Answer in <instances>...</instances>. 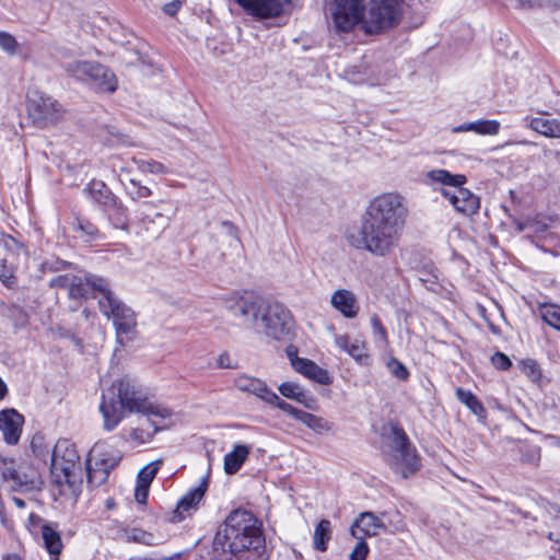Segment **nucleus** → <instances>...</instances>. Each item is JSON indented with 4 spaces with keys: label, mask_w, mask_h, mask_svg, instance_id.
I'll use <instances>...</instances> for the list:
<instances>
[{
    "label": "nucleus",
    "mask_w": 560,
    "mask_h": 560,
    "mask_svg": "<svg viewBox=\"0 0 560 560\" xmlns=\"http://www.w3.org/2000/svg\"><path fill=\"white\" fill-rule=\"evenodd\" d=\"M406 206V200L399 192L390 191L375 197L370 205V210H397Z\"/></svg>",
    "instance_id": "27"
},
{
    "label": "nucleus",
    "mask_w": 560,
    "mask_h": 560,
    "mask_svg": "<svg viewBox=\"0 0 560 560\" xmlns=\"http://www.w3.org/2000/svg\"><path fill=\"white\" fill-rule=\"evenodd\" d=\"M357 539V544L353 547L352 551L349 555L350 560H365L369 555L370 548L364 538L354 537Z\"/></svg>",
    "instance_id": "40"
},
{
    "label": "nucleus",
    "mask_w": 560,
    "mask_h": 560,
    "mask_svg": "<svg viewBox=\"0 0 560 560\" xmlns=\"http://www.w3.org/2000/svg\"><path fill=\"white\" fill-rule=\"evenodd\" d=\"M24 417L15 409L0 411V432L8 445H16L21 439Z\"/></svg>",
    "instance_id": "16"
},
{
    "label": "nucleus",
    "mask_w": 560,
    "mask_h": 560,
    "mask_svg": "<svg viewBox=\"0 0 560 560\" xmlns=\"http://www.w3.org/2000/svg\"><path fill=\"white\" fill-rule=\"evenodd\" d=\"M291 364L296 372L313 381L324 385L329 384L330 382L328 372L308 359L294 358L291 359Z\"/></svg>",
    "instance_id": "22"
},
{
    "label": "nucleus",
    "mask_w": 560,
    "mask_h": 560,
    "mask_svg": "<svg viewBox=\"0 0 560 560\" xmlns=\"http://www.w3.org/2000/svg\"><path fill=\"white\" fill-rule=\"evenodd\" d=\"M279 392L282 396L289 399H293L298 402L304 404L306 396L300 385L293 382H284L280 384Z\"/></svg>",
    "instance_id": "37"
},
{
    "label": "nucleus",
    "mask_w": 560,
    "mask_h": 560,
    "mask_svg": "<svg viewBox=\"0 0 560 560\" xmlns=\"http://www.w3.org/2000/svg\"><path fill=\"white\" fill-rule=\"evenodd\" d=\"M373 335L380 343L383 346L387 343V334L385 328L383 327L381 320L377 317H373L371 319Z\"/></svg>",
    "instance_id": "44"
},
{
    "label": "nucleus",
    "mask_w": 560,
    "mask_h": 560,
    "mask_svg": "<svg viewBox=\"0 0 560 560\" xmlns=\"http://www.w3.org/2000/svg\"><path fill=\"white\" fill-rule=\"evenodd\" d=\"M331 538V523L329 520L323 518L316 525L313 534L314 548L320 552L327 550L328 541Z\"/></svg>",
    "instance_id": "30"
},
{
    "label": "nucleus",
    "mask_w": 560,
    "mask_h": 560,
    "mask_svg": "<svg viewBox=\"0 0 560 560\" xmlns=\"http://www.w3.org/2000/svg\"><path fill=\"white\" fill-rule=\"evenodd\" d=\"M552 439L555 440V443H553V444H555L556 446L560 447V436H559V438H557V436H552Z\"/></svg>",
    "instance_id": "60"
},
{
    "label": "nucleus",
    "mask_w": 560,
    "mask_h": 560,
    "mask_svg": "<svg viewBox=\"0 0 560 560\" xmlns=\"http://www.w3.org/2000/svg\"><path fill=\"white\" fill-rule=\"evenodd\" d=\"M165 560H176V559H174V558H168V559H165Z\"/></svg>",
    "instance_id": "64"
},
{
    "label": "nucleus",
    "mask_w": 560,
    "mask_h": 560,
    "mask_svg": "<svg viewBox=\"0 0 560 560\" xmlns=\"http://www.w3.org/2000/svg\"><path fill=\"white\" fill-rule=\"evenodd\" d=\"M107 508H112L113 506V501L112 500H107Z\"/></svg>",
    "instance_id": "61"
},
{
    "label": "nucleus",
    "mask_w": 560,
    "mask_h": 560,
    "mask_svg": "<svg viewBox=\"0 0 560 560\" xmlns=\"http://www.w3.org/2000/svg\"><path fill=\"white\" fill-rule=\"evenodd\" d=\"M265 402L279 408L280 410L287 412L288 415H290L294 419L298 418V416H299V413L301 411V409H298V408L293 407L292 405L288 404L287 401H284L283 399H281L272 390H270V393L268 394Z\"/></svg>",
    "instance_id": "39"
},
{
    "label": "nucleus",
    "mask_w": 560,
    "mask_h": 560,
    "mask_svg": "<svg viewBox=\"0 0 560 560\" xmlns=\"http://www.w3.org/2000/svg\"><path fill=\"white\" fill-rule=\"evenodd\" d=\"M317 434H325L332 430V424L323 417L301 410L295 419Z\"/></svg>",
    "instance_id": "29"
},
{
    "label": "nucleus",
    "mask_w": 560,
    "mask_h": 560,
    "mask_svg": "<svg viewBox=\"0 0 560 560\" xmlns=\"http://www.w3.org/2000/svg\"><path fill=\"white\" fill-rule=\"evenodd\" d=\"M234 386L238 390L254 395L264 401L271 390L262 380L247 374L236 376L234 378Z\"/></svg>",
    "instance_id": "21"
},
{
    "label": "nucleus",
    "mask_w": 560,
    "mask_h": 560,
    "mask_svg": "<svg viewBox=\"0 0 560 560\" xmlns=\"http://www.w3.org/2000/svg\"><path fill=\"white\" fill-rule=\"evenodd\" d=\"M84 192L97 207L113 208L116 206L114 195L102 180H91Z\"/></svg>",
    "instance_id": "24"
},
{
    "label": "nucleus",
    "mask_w": 560,
    "mask_h": 560,
    "mask_svg": "<svg viewBox=\"0 0 560 560\" xmlns=\"http://www.w3.org/2000/svg\"><path fill=\"white\" fill-rule=\"evenodd\" d=\"M51 285L68 290L70 299H88L92 291H98L103 296L109 291V284L104 278L93 275H62L51 280Z\"/></svg>",
    "instance_id": "11"
},
{
    "label": "nucleus",
    "mask_w": 560,
    "mask_h": 560,
    "mask_svg": "<svg viewBox=\"0 0 560 560\" xmlns=\"http://www.w3.org/2000/svg\"><path fill=\"white\" fill-rule=\"evenodd\" d=\"M119 460V454L110 446L105 444H95L91 448L86 460L89 480H96L98 482L104 481L109 471L118 464Z\"/></svg>",
    "instance_id": "12"
},
{
    "label": "nucleus",
    "mask_w": 560,
    "mask_h": 560,
    "mask_svg": "<svg viewBox=\"0 0 560 560\" xmlns=\"http://www.w3.org/2000/svg\"><path fill=\"white\" fill-rule=\"evenodd\" d=\"M162 464L163 462L161 459H156L142 467L138 472L137 486L135 490V498L137 502L145 503L151 482L162 467Z\"/></svg>",
    "instance_id": "20"
},
{
    "label": "nucleus",
    "mask_w": 560,
    "mask_h": 560,
    "mask_svg": "<svg viewBox=\"0 0 560 560\" xmlns=\"http://www.w3.org/2000/svg\"><path fill=\"white\" fill-rule=\"evenodd\" d=\"M523 8H555L560 5V0H516Z\"/></svg>",
    "instance_id": "43"
},
{
    "label": "nucleus",
    "mask_w": 560,
    "mask_h": 560,
    "mask_svg": "<svg viewBox=\"0 0 560 560\" xmlns=\"http://www.w3.org/2000/svg\"><path fill=\"white\" fill-rule=\"evenodd\" d=\"M131 163L136 165L139 172L142 174H164L166 173V167L154 160H143L138 158H132Z\"/></svg>",
    "instance_id": "36"
},
{
    "label": "nucleus",
    "mask_w": 560,
    "mask_h": 560,
    "mask_svg": "<svg viewBox=\"0 0 560 560\" xmlns=\"http://www.w3.org/2000/svg\"><path fill=\"white\" fill-rule=\"evenodd\" d=\"M51 474L59 483L71 482V478L80 470V456L69 440H59L51 452Z\"/></svg>",
    "instance_id": "10"
},
{
    "label": "nucleus",
    "mask_w": 560,
    "mask_h": 560,
    "mask_svg": "<svg viewBox=\"0 0 560 560\" xmlns=\"http://www.w3.org/2000/svg\"><path fill=\"white\" fill-rule=\"evenodd\" d=\"M208 488L207 481L203 479L200 483L190 489L177 503L175 515L182 520L185 516V513H188L190 510H195L200 501L202 500Z\"/></svg>",
    "instance_id": "23"
},
{
    "label": "nucleus",
    "mask_w": 560,
    "mask_h": 560,
    "mask_svg": "<svg viewBox=\"0 0 560 560\" xmlns=\"http://www.w3.org/2000/svg\"><path fill=\"white\" fill-rule=\"evenodd\" d=\"M42 538L44 546L51 556H59L62 542L59 533L49 525H42Z\"/></svg>",
    "instance_id": "32"
},
{
    "label": "nucleus",
    "mask_w": 560,
    "mask_h": 560,
    "mask_svg": "<svg viewBox=\"0 0 560 560\" xmlns=\"http://www.w3.org/2000/svg\"><path fill=\"white\" fill-rule=\"evenodd\" d=\"M0 48L8 54H15L18 48L15 37L7 32H0Z\"/></svg>",
    "instance_id": "42"
},
{
    "label": "nucleus",
    "mask_w": 560,
    "mask_h": 560,
    "mask_svg": "<svg viewBox=\"0 0 560 560\" xmlns=\"http://www.w3.org/2000/svg\"><path fill=\"white\" fill-rule=\"evenodd\" d=\"M222 302L232 316L269 338L287 340L293 334V316L280 302L266 300L250 290L233 291Z\"/></svg>",
    "instance_id": "1"
},
{
    "label": "nucleus",
    "mask_w": 560,
    "mask_h": 560,
    "mask_svg": "<svg viewBox=\"0 0 560 560\" xmlns=\"http://www.w3.org/2000/svg\"><path fill=\"white\" fill-rule=\"evenodd\" d=\"M7 253L0 261V281L8 288L15 284V269L27 261V253L22 243L13 237L4 241Z\"/></svg>",
    "instance_id": "15"
},
{
    "label": "nucleus",
    "mask_w": 560,
    "mask_h": 560,
    "mask_svg": "<svg viewBox=\"0 0 560 560\" xmlns=\"http://www.w3.org/2000/svg\"><path fill=\"white\" fill-rule=\"evenodd\" d=\"M178 9H179V3H177V2H168L163 7L164 13H166L167 15H171V16L175 15L177 13Z\"/></svg>",
    "instance_id": "53"
},
{
    "label": "nucleus",
    "mask_w": 560,
    "mask_h": 560,
    "mask_svg": "<svg viewBox=\"0 0 560 560\" xmlns=\"http://www.w3.org/2000/svg\"><path fill=\"white\" fill-rule=\"evenodd\" d=\"M68 77L97 93H114L118 88L115 73L106 66L91 60H73L65 65Z\"/></svg>",
    "instance_id": "7"
},
{
    "label": "nucleus",
    "mask_w": 560,
    "mask_h": 560,
    "mask_svg": "<svg viewBox=\"0 0 560 560\" xmlns=\"http://www.w3.org/2000/svg\"><path fill=\"white\" fill-rule=\"evenodd\" d=\"M40 522H42V518L38 515H36L34 513H31L30 516H28V524H27V526L31 529V527H35V526L39 525Z\"/></svg>",
    "instance_id": "54"
},
{
    "label": "nucleus",
    "mask_w": 560,
    "mask_h": 560,
    "mask_svg": "<svg viewBox=\"0 0 560 560\" xmlns=\"http://www.w3.org/2000/svg\"><path fill=\"white\" fill-rule=\"evenodd\" d=\"M250 453V447L244 444H236L233 450L224 456V471L228 475L237 472Z\"/></svg>",
    "instance_id": "26"
},
{
    "label": "nucleus",
    "mask_w": 560,
    "mask_h": 560,
    "mask_svg": "<svg viewBox=\"0 0 560 560\" xmlns=\"http://www.w3.org/2000/svg\"><path fill=\"white\" fill-rule=\"evenodd\" d=\"M387 368L390 374L398 380L406 381L409 376L407 368L395 358H392L387 361Z\"/></svg>",
    "instance_id": "41"
},
{
    "label": "nucleus",
    "mask_w": 560,
    "mask_h": 560,
    "mask_svg": "<svg viewBox=\"0 0 560 560\" xmlns=\"http://www.w3.org/2000/svg\"><path fill=\"white\" fill-rule=\"evenodd\" d=\"M140 412L149 417H156L161 419L165 425L172 423V419L174 416L173 411L168 407L150 401L149 399H147Z\"/></svg>",
    "instance_id": "34"
},
{
    "label": "nucleus",
    "mask_w": 560,
    "mask_h": 560,
    "mask_svg": "<svg viewBox=\"0 0 560 560\" xmlns=\"http://www.w3.org/2000/svg\"><path fill=\"white\" fill-rule=\"evenodd\" d=\"M287 354L290 358V360L294 359V358H298L296 357V349L294 347H292V346L287 348Z\"/></svg>",
    "instance_id": "57"
},
{
    "label": "nucleus",
    "mask_w": 560,
    "mask_h": 560,
    "mask_svg": "<svg viewBox=\"0 0 560 560\" xmlns=\"http://www.w3.org/2000/svg\"><path fill=\"white\" fill-rule=\"evenodd\" d=\"M8 393V387L3 380L0 377V400L4 398Z\"/></svg>",
    "instance_id": "56"
},
{
    "label": "nucleus",
    "mask_w": 560,
    "mask_h": 560,
    "mask_svg": "<svg viewBox=\"0 0 560 560\" xmlns=\"http://www.w3.org/2000/svg\"><path fill=\"white\" fill-rule=\"evenodd\" d=\"M540 457V447L529 446L526 453L523 454L522 460L533 465H538Z\"/></svg>",
    "instance_id": "47"
},
{
    "label": "nucleus",
    "mask_w": 560,
    "mask_h": 560,
    "mask_svg": "<svg viewBox=\"0 0 560 560\" xmlns=\"http://www.w3.org/2000/svg\"><path fill=\"white\" fill-rule=\"evenodd\" d=\"M524 126L546 138L560 139V116L539 112L536 116H526Z\"/></svg>",
    "instance_id": "17"
},
{
    "label": "nucleus",
    "mask_w": 560,
    "mask_h": 560,
    "mask_svg": "<svg viewBox=\"0 0 560 560\" xmlns=\"http://www.w3.org/2000/svg\"><path fill=\"white\" fill-rule=\"evenodd\" d=\"M215 544L231 553L248 551L253 560H268L265 537L255 516L245 510L233 511L215 536Z\"/></svg>",
    "instance_id": "4"
},
{
    "label": "nucleus",
    "mask_w": 560,
    "mask_h": 560,
    "mask_svg": "<svg viewBox=\"0 0 560 560\" xmlns=\"http://www.w3.org/2000/svg\"><path fill=\"white\" fill-rule=\"evenodd\" d=\"M383 455L392 470L402 478L412 476L420 468V457L416 447L398 425L392 427V434L384 445Z\"/></svg>",
    "instance_id": "6"
},
{
    "label": "nucleus",
    "mask_w": 560,
    "mask_h": 560,
    "mask_svg": "<svg viewBox=\"0 0 560 560\" xmlns=\"http://www.w3.org/2000/svg\"><path fill=\"white\" fill-rule=\"evenodd\" d=\"M539 314L546 324L560 331V305L542 303L539 305Z\"/></svg>",
    "instance_id": "35"
},
{
    "label": "nucleus",
    "mask_w": 560,
    "mask_h": 560,
    "mask_svg": "<svg viewBox=\"0 0 560 560\" xmlns=\"http://www.w3.org/2000/svg\"><path fill=\"white\" fill-rule=\"evenodd\" d=\"M401 1L371 0L365 12L364 0H335L330 7L334 26L348 33L360 24L366 33H380L398 22Z\"/></svg>",
    "instance_id": "2"
},
{
    "label": "nucleus",
    "mask_w": 560,
    "mask_h": 560,
    "mask_svg": "<svg viewBox=\"0 0 560 560\" xmlns=\"http://www.w3.org/2000/svg\"><path fill=\"white\" fill-rule=\"evenodd\" d=\"M456 398L464 404L474 415L478 417H485L486 409L481 401L470 390L457 388Z\"/></svg>",
    "instance_id": "33"
},
{
    "label": "nucleus",
    "mask_w": 560,
    "mask_h": 560,
    "mask_svg": "<svg viewBox=\"0 0 560 560\" xmlns=\"http://www.w3.org/2000/svg\"><path fill=\"white\" fill-rule=\"evenodd\" d=\"M160 429L158 423L148 420L147 427L141 425L130 430L128 441L135 446L149 443Z\"/></svg>",
    "instance_id": "28"
},
{
    "label": "nucleus",
    "mask_w": 560,
    "mask_h": 560,
    "mask_svg": "<svg viewBox=\"0 0 560 560\" xmlns=\"http://www.w3.org/2000/svg\"><path fill=\"white\" fill-rule=\"evenodd\" d=\"M431 183L448 186L443 189V195L450 200L455 210H477L480 206L479 198L463 185L467 182L462 174H451L446 170H432L427 174Z\"/></svg>",
    "instance_id": "9"
},
{
    "label": "nucleus",
    "mask_w": 560,
    "mask_h": 560,
    "mask_svg": "<svg viewBox=\"0 0 560 560\" xmlns=\"http://www.w3.org/2000/svg\"><path fill=\"white\" fill-rule=\"evenodd\" d=\"M115 229L127 230V217L126 212H112L108 217Z\"/></svg>",
    "instance_id": "48"
},
{
    "label": "nucleus",
    "mask_w": 560,
    "mask_h": 560,
    "mask_svg": "<svg viewBox=\"0 0 560 560\" xmlns=\"http://www.w3.org/2000/svg\"><path fill=\"white\" fill-rule=\"evenodd\" d=\"M129 538L148 546L154 545V536L141 529H133Z\"/></svg>",
    "instance_id": "45"
},
{
    "label": "nucleus",
    "mask_w": 560,
    "mask_h": 560,
    "mask_svg": "<svg viewBox=\"0 0 560 560\" xmlns=\"http://www.w3.org/2000/svg\"><path fill=\"white\" fill-rule=\"evenodd\" d=\"M472 129H474L472 121H470V122H464L462 125L453 127L452 132L453 133H463V132L472 131Z\"/></svg>",
    "instance_id": "52"
},
{
    "label": "nucleus",
    "mask_w": 560,
    "mask_h": 560,
    "mask_svg": "<svg viewBox=\"0 0 560 560\" xmlns=\"http://www.w3.org/2000/svg\"><path fill=\"white\" fill-rule=\"evenodd\" d=\"M386 529L384 522L372 512H362L350 527L352 537H374Z\"/></svg>",
    "instance_id": "18"
},
{
    "label": "nucleus",
    "mask_w": 560,
    "mask_h": 560,
    "mask_svg": "<svg viewBox=\"0 0 560 560\" xmlns=\"http://www.w3.org/2000/svg\"><path fill=\"white\" fill-rule=\"evenodd\" d=\"M246 12L259 18L270 19L291 13L300 0H235Z\"/></svg>",
    "instance_id": "14"
},
{
    "label": "nucleus",
    "mask_w": 560,
    "mask_h": 560,
    "mask_svg": "<svg viewBox=\"0 0 560 560\" xmlns=\"http://www.w3.org/2000/svg\"><path fill=\"white\" fill-rule=\"evenodd\" d=\"M549 538H550L551 540L559 541L558 539H556V538L553 537V533H550V534H549Z\"/></svg>",
    "instance_id": "62"
},
{
    "label": "nucleus",
    "mask_w": 560,
    "mask_h": 560,
    "mask_svg": "<svg viewBox=\"0 0 560 560\" xmlns=\"http://www.w3.org/2000/svg\"><path fill=\"white\" fill-rule=\"evenodd\" d=\"M523 369L526 374L533 378L540 376V370L538 364L534 360H527L523 363Z\"/></svg>",
    "instance_id": "49"
},
{
    "label": "nucleus",
    "mask_w": 560,
    "mask_h": 560,
    "mask_svg": "<svg viewBox=\"0 0 560 560\" xmlns=\"http://www.w3.org/2000/svg\"><path fill=\"white\" fill-rule=\"evenodd\" d=\"M217 363H218V366L222 368V369L232 368L231 358H230L229 353H226V352H223L218 357Z\"/></svg>",
    "instance_id": "51"
},
{
    "label": "nucleus",
    "mask_w": 560,
    "mask_h": 560,
    "mask_svg": "<svg viewBox=\"0 0 560 560\" xmlns=\"http://www.w3.org/2000/svg\"><path fill=\"white\" fill-rule=\"evenodd\" d=\"M405 224L400 212H365L360 226L347 231V241L376 257L389 255Z\"/></svg>",
    "instance_id": "3"
},
{
    "label": "nucleus",
    "mask_w": 560,
    "mask_h": 560,
    "mask_svg": "<svg viewBox=\"0 0 560 560\" xmlns=\"http://www.w3.org/2000/svg\"><path fill=\"white\" fill-rule=\"evenodd\" d=\"M515 221V225H516V230L518 232H524V231H527V230H532L533 232H538L540 230H542L545 228V225L542 226H534V224H529L528 222H521L518 220H514Z\"/></svg>",
    "instance_id": "50"
},
{
    "label": "nucleus",
    "mask_w": 560,
    "mask_h": 560,
    "mask_svg": "<svg viewBox=\"0 0 560 560\" xmlns=\"http://www.w3.org/2000/svg\"><path fill=\"white\" fill-rule=\"evenodd\" d=\"M129 171L127 167H121L120 170V176L122 177L121 180L125 183V180L128 182L126 185L127 192L130 195V197L133 200H140L142 198H147L151 195V189L147 186H143L140 184L139 180H137L133 177H128Z\"/></svg>",
    "instance_id": "31"
},
{
    "label": "nucleus",
    "mask_w": 560,
    "mask_h": 560,
    "mask_svg": "<svg viewBox=\"0 0 560 560\" xmlns=\"http://www.w3.org/2000/svg\"><path fill=\"white\" fill-rule=\"evenodd\" d=\"M492 364L501 371H506L511 368L512 362L508 355L502 352H497L491 358Z\"/></svg>",
    "instance_id": "46"
},
{
    "label": "nucleus",
    "mask_w": 560,
    "mask_h": 560,
    "mask_svg": "<svg viewBox=\"0 0 560 560\" xmlns=\"http://www.w3.org/2000/svg\"><path fill=\"white\" fill-rule=\"evenodd\" d=\"M101 313L113 322L120 343L132 340L137 328V314L124 303L110 289L98 301Z\"/></svg>",
    "instance_id": "8"
},
{
    "label": "nucleus",
    "mask_w": 560,
    "mask_h": 560,
    "mask_svg": "<svg viewBox=\"0 0 560 560\" xmlns=\"http://www.w3.org/2000/svg\"><path fill=\"white\" fill-rule=\"evenodd\" d=\"M3 560H21V558L15 553H11V555L5 556L3 558Z\"/></svg>",
    "instance_id": "59"
},
{
    "label": "nucleus",
    "mask_w": 560,
    "mask_h": 560,
    "mask_svg": "<svg viewBox=\"0 0 560 560\" xmlns=\"http://www.w3.org/2000/svg\"><path fill=\"white\" fill-rule=\"evenodd\" d=\"M148 397L141 387L130 377H121L102 395L100 412L103 428L113 431L125 417V411L140 412Z\"/></svg>",
    "instance_id": "5"
},
{
    "label": "nucleus",
    "mask_w": 560,
    "mask_h": 560,
    "mask_svg": "<svg viewBox=\"0 0 560 560\" xmlns=\"http://www.w3.org/2000/svg\"><path fill=\"white\" fill-rule=\"evenodd\" d=\"M500 121L495 119L472 121V132L480 136H495L500 131Z\"/></svg>",
    "instance_id": "38"
},
{
    "label": "nucleus",
    "mask_w": 560,
    "mask_h": 560,
    "mask_svg": "<svg viewBox=\"0 0 560 560\" xmlns=\"http://www.w3.org/2000/svg\"><path fill=\"white\" fill-rule=\"evenodd\" d=\"M331 306L346 318H354L358 316L360 305L355 294L347 289L336 290L330 298Z\"/></svg>",
    "instance_id": "19"
},
{
    "label": "nucleus",
    "mask_w": 560,
    "mask_h": 560,
    "mask_svg": "<svg viewBox=\"0 0 560 560\" xmlns=\"http://www.w3.org/2000/svg\"><path fill=\"white\" fill-rule=\"evenodd\" d=\"M27 110L39 126L56 124L63 115L62 106L52 97L37 92L27 98Z\"/></svg>",
    "instance_id": "13"
},
{
    "label": "nucleus",
    "mask_w": 560,
    "mask_h": 560,
    "mask_svg": "<svg viewBox=\"0 0 560 560\" xmlns=\"http://www.w3.org/2000/svg\"><path fill=\"white\" fill-rule=\"evenodd\" d=\"M12 500L19 509L25 508V502L22 499L14 497Z\"/></svg>",
    "instance_id": "58"
},
{
    "label": "nucleus",
    "mask_w": 560,
    "mask_h": 560,
    "mask_svg": "<svg viewBox=\"0 0 560 560\" xmlns=\"http://www.w3.org/2000/svg\"><path fill=\"white\" fill-rule=\"evenodd\" d=\"M335 343L341 351H345L357 361L368 357L365 342L359 338L352 339L348 335H337Z\"/></svg>",
    "instance_id": "25"
},
{
    "label": "nucleus",
    "mask_w": 560,
    "mask_h": 560,
    "mask_svg": "<svg viewBox=\"0 0 560 560\" xmlns=\"http://www.w3.org/2000/svg\"><path fill=\"white\" fill-rule=\"evenodd\" d=\"M223 225H228L229 228H232V225L228 224L226 222H223Z\"/></svg>",
    "instance_id": "63"
},
{
    "label": "nucleus",
    "mask_w": 560,
    "mask_h": 560,
    "mask_svg": "<svg viewBox=\"0 0 560 560\" xmlns=\"http://www.w3.org/2000/svg\"><path fill=\"white\" fill-rule=\"evenodd\" d=\"M80 229L85 231L88 235L94 236L97 232L96 228L90 223H86L85 225L80 224Z\"/></svg>",
    "instance_id": "55"
}]
</instances>
